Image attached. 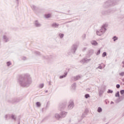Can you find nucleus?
Listing matches in <instances>:
<instances>
[{"mask_svg": "<svg viewBox=\"0 0 124 124\" xmlns=\"http://www.w3.org/2000/svg\"><path fill=\"white\" fill-rule=\"evenodd\" d=\"M40 89H42V88H43V87H44V84L42 83L39 85V86Z\"/></svg>", "mask_w": 124, "mask_h": 124, "instance_id": "nucleus-35", "label": "nucleus"}, {"mask_svg": "<svg viewBox=\"0 0 124 124\" xmlns=\"http://www.w3.org/2000/svg\"><path fill=\"white\" fill-rule=\"evenodd\" d=\"M83 39H85V38H86V34H84L82 36Z\"/></svg>", "mask_w": 124, "mask_h": 124, "instance_id": "nucleus-44", "label": "nucleus"}, {"mask_svg": "<svg viewBox=\"0 0 124 124\" xmlns=\"http://www.w3.org/2000/svg\"><path fill=\"white\" fill-rule=\"evenodd\" d=\"M58 110L61 111V114L62 115V103H60L58 106Z\"/></svg>", "mask_w": 124, "mask_h": 124, "instance_id": "nucleus-10", "label": "nucleus"}, {"mask_svg": "<svg viewBox=\"0 0 124 124\" xmlns=\"http://www.w3.org/2000/svg\"><path fill=\"white\" fill-rule=\"evenodd\" d=\"M9 117H10L9 115L6 114L5 115L4 118H5V119H6V120H8V118H9Z\"/></svg>", "mask_w": 124, "mask_h": 124, "instance_id": "nucleus-37", "label": "nucleus"}, {"mask_svg": "<svg viewBox=\"0 0 124 124\" xmlns=\"http://www.w3.org/2000/svg\"><path fill=\"white\" fill-rule=\"evenodd\" d=\"M91 44H92V45H93L94 46H96L98 43H97V42H96V41H91Z\"/></svg>", "mask_w": 124, "mask_h": 124, "instance_id": "nucleus-15", "label": "nucleus"}, {"mask_svg": "<svg viewBox=\"0 0 124 124\" xmlns=\"http://www.w3.org/2000/svg\"><path fill=\"white\" fill-rule=\"evenodd\" d=\"M90 97V94H86L85 95V98H89Z\"/></svg>", "mask_w": 124, "mask_h": 124, "instance_id": "nucleus-38", "label": "nucleus"}, {"mask_svg": "<svg viewBox=\"0 0 124 124\" xmlns=\"http://www.w3.org/2000/svg\"><path fill=\"white\" fill-rule=\"evenodd\" d=\"M86 49H87V47L83 48L82 49L83 52H85Z\"/></svg>", "mask_w": 124, "mask_h": 124, "instance_id": "nucleus-45", "label": "nucleus"}, {"mask_svg": "<svg viewBox=\"0 0 124 124\" xmlns=\"http://www.w3.org/2000/svg\"><path fill=\"white\" fill-rule=\"evenodd\" d=\"M70 11H69L68 12H69Z\"/></svg>", "mask_w": 124, "mask_h": 124, "instance_id": "nucleus-60", "label": "nucleus"}, {"mask_svg": "<svg viewBox=\"0 0 124 124\" xmlns=\"http://www.w3.org/2000/svg\"><path fill=\"white\" fill-rule=\"evenodd\" d=\"M34 54L36 55V56H40V52L38 51H35L34 52Z\"/></svg>", "mask_w": 124, "mask_h": 124, "instance_id": "nucleus-30", "label": "nucleus"}, {"mask_svg": "<svg viewBox=\"0 0 124 124\" xmlns=\"http://www.w3.org/2000/svg\"><path fill=\"white\" fill-rule=\"evenodd\" d=\"M73 90H76V83H74L71 86Z\"/></svg>", "mask_w": 124, "mask_h": 124, "instance_id": "nucleus-20", "label": "nucleus"}, {"mask_svg": "<svg viewBox=\"0 0 124 124\" xmlns=\"http://www.w3.org/2000/svg\"><path fill=\"white\" fill-rule=\"evenodd\" d=\"M49 85H51V82L50 81L49 82Z\"/></svg>", "mask_w": 124, "mask_h": 124, "instance_id": "nucleus-53", "label": "nucleus"}, {"mask_svg": "<svg viewBox=\"0 0 124 124\" xmlns=\"http://www.w3.org/2000/svg\"><path fill=\"white\" fill-rule=\"evenodd\" d=\"M110 12H111V10H108V11H105V12H102V14H103V15H105V14H109V13H110Z\"/></svg>", "mask_w": 124, "mask_h": 124, "instance_id": "nucleus-19", "label": "nucleus"}, {"mask_svg": "<svg viewBox=\"0 0 124 124\" xmlns=\"http://www.w3.org/2000/svg\"><path fill=\"white\" fill-rule=\"evenodd\" d=\"M2 40L3 42H5V43H6L7 42H9V37L8 36L4 35L2 37Z\"/></svg>", "mask_w": 124, "mask_h": 124, "instance_id": "nucleus-7", "label": "nucleus"}, {"mask_svg": "<svg viewBox=\"0 0 124 124\" xmlns=\"http://www.w3.org/2000/svg\"><path fill=\"white\" fill-rule=\"evenodd\" d=\"M36 105L37 107H38V108L41 107V104H40V102H37L36 103Z\"/></svg>", "mask_w": 124, "mask_h": 124, "instance_id": "nucleus-26", "label": "nucleus"}, {"mask_svg": "<svg viewBox=\"0 0 124 124\" xmlns=\"http://www.w3.org/2000/svg\"><path fill=\"white\" fill-rule=\"evenodd\" d=\"M78 46H79V44L76 43L73 45L71 46L70 49L68 52V55H71V54H75L76 50L78 48Z\"/></svg>", "mask_w": 124, "mask_h": 124, "instance_id": "nucleus-3", "label": "nucleus"}, {"mask_svg": "<svg viewBox=\"0 0 124 124\" xmlns=\"http://www.w3.org/2000/svg\"><path fill=\"white\" fill-rule=\"evenodd\" d=\"M31 83V77L29 74H25L19 78V83L21 87H30Z\"/></svg>", "mask_w": 124, "mask_h": 124, "instance_id": "nucleus-1", "label": "nucleus"}, {"mask_svg": "<svg viewBox=\"0 0 124 124\" xmlns=\"http://www.w3.org/2000/svg\"><path fill=\"white\" fill-rule=\"evenodd\" d=\"M99 96H101L102 94H103V93H104V90H99Z\"/></svg>", "mask_w": 124, "mask_h": 124, "instance_id": "nucleus-16", "label": "nucleus"}, {"mask_svg": "<svg viewBox=\"0 0 124 124\" xmlns=\"http://www.w3.org/2000/svg\"><path fill=\"white\" fill-rule=\"evenodd\" d=\"M91 61H92V59H88L87 58H84L80 61V62H82V63H87V62H91Z\"/></svg>", "mask_w": 124, "mask_h": 124, "instance_id": "nucleus-8", "label": "nucleus"}, {"mask_svg": "<svg viewBox=\"0 0 124 124\" xmlns=\"http://www.w3.org/2000/svg\"><path fill=\"white\" fill-rule=\"evenodd\" d=\"M6 64H7V66H10V65H11L12 63L10 61H9L6 62Z\"/></svg>", "mask_w": 124, "mask_h": 124, "instance_id": "nucleus-31", "label": "nucleus"}, {"mask_svg": "<svg viewBox=\"0 0 124 124\" xmlns=\"http://www.w3.org/2000/svg\"><path fill=\"white\" fill-rule=\"evenodd\" d=\"M67 15H71V14H67Z\"/></svg>", "mask_w": 124, "mask_h": 124, "instance_id": "nucleus-57", "label": "nucleus"}, {"mask_svg": "<svg viewBox=\"0 0 124 124\" xmlns=\"http://www.w3.org/2000/svg\"><path fill=\"white\" fill-rule=\"evenodd\" d=\"M67 105V101H64L63 103L62 108H65V107H66Z\"/></svg>", "mask_w": 124, "mask_h": 124, "instance_id": "nucleus-25", "label": "nucleus"}, {"mask_svg": "<svg viewBox=\"0 0 124 124\" xmlns=\"http://www.w3.org/2000/svg\"><path fill=\"white\" fill-rule=\"evenodd\" d=\"M44 59H46V60L48 59V60H54L55 59V57L53 56H44Z\"/></svg>", "mask_w": 124, "mask_h": 124, "instance_id": "nucleus-11", "label": "nucleus"}, {"mask_svg": "<svg viewBox=\"0 0 124 124\" xmlns=\"http://www.w3.org/2000/svg\"><path fill=\"white\" fill-rule=\"evenodd\" d=\"M120 93L121 94H124V90H122L120 91Z\"/></svg>", "mask_w": 124, "mask_h": 124, "instance_id": "nucleus-41", "label": "nucleus"}, {"mask_svg": "<svg viewBox=\"0 0 124 124\" xmlns=\"http://www.w3.org/2000/svg\"><path fill=\"white\" fill-rule=\"evenodd\" d=\"M107 56V53L106 52H104L102 54V57L104 58L105 57H106Z\"/></svg>", "mask_w": 124, "mask_h": 124, "instance_id": "nucleus-33", "label": "nucleus"}, {"mask_svg": "<svg viewBox=\"0 0 124 124\" xmlns=\"http://www.w3.org/2000/svg\"><path fill=\"white\" fill-rule=\"evenodd\" d=\"M63 36H64V34H62V37H63Z\"/></svg>", "mask_w": 124, "mask_h": 124, "instance_id": "nucleus-58", "label": "nucleus"}, {"mask_svg": "<svg viewBox=\"0 0 124 124\" xmlns=\"http://www.w3.org/2000/svg\"><path fill=\"white\" fill-rule=\"evenodd\" d=\"M31 8H32V10H34V11H36V10H38V8L36 7L34 5H31Z\"/></svg>", "mask_w": 124, "mask_h": 124, "instance_id": "nucleus-13", "label": "nucleus"}, {"mask_svg": "<svg viewBox=\"0 0 124 124\" xmlns=\"http://www.w3.org/2000/svg\"><path fill=\"white\" fill-rule=\"evenodd\" d=\"M120 87H121V85H120V84H117L116 85L117 89H120Z\"/></svg>", "mask_w": 124, "mask_h": 124, "instance_id": "nucleus-42", "label": "nucleus"}, {"mask_svg": "<svg viewBox=\"0 0 124 124\" xmlns=\"http://www.w3.org/2000/svg\"><path fill=\"white\" fill-rule=\"evenodd\" d=\"M34 26L35 28H40V27L42 26V24H41L38 20H35L34 22Z\"/></svg>", "mask_w": 124, "mask_h": 124, "instance_id": "nucleus-6", "label": "nucleus"}, {"mask_svg": "<svg viewBox=\"0 0 124 124\" xmlns=\"http://www.w3.org/2000/svg\"><path fill=\"white\" fill-rule=\"evenodd\" d=\"M45 93H48V91H47V90H46V91H45Z\"/></svg>", "mask_w": 124, "mask_h": 124, "instance_id": "nucleus-54", "label": "nucleus"}, {"mask_svg": "<svg viewBox=\"0 0 124 124\" xmlns=\"http://www.w3.org/2000/svg\"><path fill=\"white\" fill-rule=\"evenodd\" d=\"M118 4V1L116 0H109L104 3L103 8H107L109 6H114Z\"/></svg>", "mask_w": 124, "mask_h": 124, "instance_id": "nucleus-2", "label": "nucleus"}, {"mask_svg": "<svg viewBox=\"0 0 124 124\" xmlns=\"http://www.w3.org/2000/svg\"><path fill=\"white\" fill-rule=\"evenodd\" d=\"M86 90L89 92V91H91V89L90 88H88L86 89Z\"/></svg>", "mask_w": 124, "mask_h": 124, "instance_id": "nucleus-48", "label": "nucleus"}, {"mask_svg": "<svg viewBox=\"0 0 124 124\" xmlns=\"http://www.w3.org/2000/svg\"><path fill=\"white\" fill-rule=\"evenodd\" d=\"M20 99L18 98H14L10 99L8 100V102H9V103H12L13 104H15V103H18V102H20Z\"/></svg>", "mask_w": 124, "mask_h": 124, "instance_id": "nucleus-4", "label": "nucleus"}, {"mask_svg": "<svg viewBox=\"0 0 124 124\" xmlns=\"http://www.w3.org/2000/svg\"><path fill=\"white\" fill-rule=\"evenodd\" d=\"M55 119H56V120H61V119H62V116L58 113L55 114Z\"/></svg>", "mask_w": 124, "mask_h": 124, "instance_id": "nucleus-12", "label": "nucleus"}, {"mask_svg": "<svg viewBox=\"0 0 124 124\" xmlns=\"http://www.w3.org/2000/svg\"><path fill=\"white\" fill-rule=\"evenodd\" d=\"M100 54V49H99L96 53V55L98 56Z\"/></svg>", "mask_w": 124, "mask_h": 124, "instance_id": "nucleus-40", "label": "nucleus"}, {"mask_svg": "<svg viewBox=\"0 0 124 124\" xmlns=\"http://www.w3.org/2000/svg\"><path fill=\"white\" fill-rule=\"evenodd\" d=\"M1 45V40L0 39V46Z\"/></svg>", "mask_w": 124, "mask_h": 124, "instance_id": "nucleus-50", "label": "nucleus"}, {"mask_svg": "<svg viewBox=\"0 0 124 124\" xmlns=\"http://www.w3.org/2000/svg\"><path fill=\"white\" fill-rule=\"evenodd\" d=\"M119 75H120V76H122V77L124 76V72H122L120 73L119 74Z\"/></svg>", "mask_w": 124, "mask_h": 124, "instance_id": "nucleus-39", "label": "nucleus"}, {"mask_svg": "<svg viewBox=\"0 0 124 124\" xmlns=\"http://www.w3.org/2000/svg\"><path fill=\"white\" fill-rule=\"evenodd\" d=\"M110 104H114V103L113 102V101H111V102H110Z\"/></svg>", "mask_w": 124, "mask_h": 124, "instance_id": "nucleus-52", "label": "nucleus"}, {"mask_svg": "<svg viewBox=\"0 0 124 124\" xmlns=\"http://www.w3.org/2000/svg\"><path fill=\"white\" fill-rule=\"evenodd\" d=\"M16 1H17V4H19V0H16Z\"/></svg>", "mask_w": 124, "mask_h": 124, "instance_id": "nucleus-49", "label": "nucleus"}, {"mask_svg": "<svg viewBox=\"0 0 124 124\" xmlns=\"http://www.w3.org/2000/svg\"><path fill=\"white\" fill-rule=\"evenodd\" d=\"M60 79H62V76H61L60 77Z\"/></svg>", "mask_w": 124, "mask_h": 124, "instance_id": "nucleus-51", "label": "nucleus"}, {"mask_svg": "<svg viewBox=\"0 0 124 124\" xmlns=\"http://www.w3.org/2000/svg\"><path fill=\"white\" fill-rule=\"evenodd\" d=\"M45 18H46V19H48L50 18V17H51V14H48L45 15Z\"/></svg>", "mask_w": 124, "mask_h": 124, "instance_id": "nucleus-24", "label": "nucleus"}, {"mask_svg": "<svg viewBox=\"0 0 124 124\" xmlns=\"http://www.w3.org/2000/svg\"><path fill=\"white\" fill-rule=\"evenodd\" d=\"M81 78L80 76H77V77H75L74 80L75 81H77V80H79Z\"/></svg>", "mask_w": 124, "mask_h": 124, "instance_id": "nucleus-21", "label": "nucleus"}, {"mask_svg": "<svg viewBox=\"0 0 124 124\" xmlns=\"http://www.w3.org/2000/svg\"><path fill=\"white\" fill-rule=\"evenodd\" d=\"M74 106V102H73V100H70L68 102V105L67 107L68 110H72V109H73Z\"/></svg>", "mask_w": 124, "mask_h": 124, "instance_id": "nucleus-5", "label": "nucleus"}, {"mask_svg": "<svg viewBox=\"0 0 124 124\" xmlns=\"http://www.w3.org/2000/svg\"><path fill=\"white\" fill-rule=\"evenodd\" d=\"M116 97H120V92L118 91L115 94Z\"/></svg>", "mask_w": 124, "mask_h": 124, "instance_id": "nucleus-29", "label": "nucleus"}, {"mask_svg": "<svg viewBox=\"0 0 124 124\" xmlns=\"http://www.w3.org/2000/svg\"><path fill=\"white\" fill-rule=\"evenodd\" d=\"M98 68H99V69H102V66L101 65H100L98 67Z\"/></svg>", "mask_w": 124, "mask_h": 124, "instance_id": "nucleus-46", "label": "nucleus"}, {"mask_svg": "<svg viewBox=\"0 0 124 124\" xmlns=\"http://www.w3.org/2000/svg\"><path fill=\"white\" fill-rule=\"evenodd\" d=\"M81 117H82V119H83V118H85V113L82 114V115Z\"/></svg>", "mask_w": 124, "mask_h": 124, "instance_id": "nucleus-47", "label": "nucleus"}, {"mask_svg": "<svg viewBox=\"0 0 124 124\" xmlns=\"http://www.w3.org/2000/svg\"><path fill=\"white\" fill-rule=\"evenodd\" d=\"M112 39L113 40V41H116V40H118V37L116 36H114L112 38Z\"/></svg>", "mask_w": 124, "mask_h": 124, "instance_id": "nucleus-34", "label": "nucleus"}, {"mask_svg": "<svg viewBox=\"0 0 124 124\" xmlns=\"http://www.w3.org/2000/svg\"><path fill=\"white\" fill-rule=\"evenodd\" d=\"M71 22H72V21H70L68 22V23H71Z\"/></svg>", "mask_w": 124, "mask_h": 124, "instance_id": "nucleus-55", "label": "nucleus"}, {"mask_svg": "<svg viewBox=\"0 0 124 124\" xmlns=\"http://www.w3.org/2000/svg\"><path fill=\"white\" fill-rule=\"evenodd\" d=\"M66 115H67V112L62 111V118H65Z\"/></svg>", "mask_w": 124, "mask_h": 124, "instance_id": "nucleus-23", "label": "nucleus"}, {"mask_svg": "<svg viewBox=\"0 0 124 124\" xmlns=\"http://www.w3.org/2000/svg\"><path fill=\"white\" fill-rule=\"evenodd\" d=\"M96 34L97 35H99V36H101V35L103 34L101 32H100V31H96Z\"/></svg>", "mask_w": 124, "mask_h": 124, "instance_id": "nucleus-22", "label": "nucleus"}, {"mask_svg": "<svg viewBox=\"0 0 124 124\" xmlns=\"http://www.w3.org/2000/svg\"><path fill=\"white\" fill-rule=\"evenodd\" d=\"M59 36L60 38H62V33L59 34Z\"/></svg>", "mask_w": 124, "mask_h": 124, "instance_id": "nucleus-43", "label": "nucleus"}, {"mask_svg": "<svg viewBox=\"0 0 124 124\" xmlns=\"http://www.w3.org/2000/svg\"><path fill=\"white\" fill-rule=\"evenodd\" d=\"M52 28H59V24L54 23L52 24Z\"/></svg>", "mask_w": 124, "mask_h": 124, "instance_id": "nucleus-18", "label": "nucleus"}, {"mask_svg": "<svg viewBox=\"0 0 124 124\" xmlns=\"http://www.w3.org/2000/svg\"><path fill=\"white\" fill-rule=\"evenodd\" d=\"M98 113H101L102 112V108L101 107H99L97 109Z\"/></svg>", "mask_w": 124, "mask_h": 124, "instance_id": "nucleus-27", "label": "nucleus"}, {"mask_svg": "<svg viewBox=\"0 0 124 124\" xmlns=\"http://www.w3.org/2000/svg\"><path fill=\"white\" fill-rule=\"evenodd\" d=\"M11 118L12 119V120L16 121V117H15V115L14 114H12L11 116Z\"/></svg>", "mask_w": 124, "mask_h": 124, "instance_id": "nucleus-28", "label": "nucleus"}, {"mask_svg": "<svg viewBox=\"0 0 124 124\" xmlns=\"http://www.w3.org/2000/svg\"><path fill=\"white\" fill-rule=\"evenodd\" d=\"M68 71H69V69H67V71L64 72V75H62V78H65V77H66Z\"/></svg>", "mask_w": 124, "mask_h": 124, "instance_id": "nucleus-17", "label": "nucleus"}, {"mask_svg": "<svg viewBox=\"0 0 124 124\" xmlns=\"http://www.w3.org/2000/svg\"><path fill=\"white\" fill-rule=\"evenodd\" d=\"M18 124H20V122L18 123Z\"/></svg>", "mask_w": 124, "mask_h": 124, "instance_id": "nucleus-59", "label": "nucleus"}, {"mask_svg": "<svg viewBox=\"0 0 124 124\" xmlns=\"http://www.w3.org/2000/svg\"><path fill=\"white\" fill-rule=\"evenodd\" d=\"M94 51L93 49H90L88 51V54L89 55V57H91V56L93 55Z\"/></svg>", "mask_w": 124, "mask_h": 124, "instance_id": "nucleus-14", "label": "nucleus"}, {"mask_svg": "<svg viewBox=\"0 0 124 124\" xmlns=\"http://www.w3.org/2000/svg\"><path fill=\"white\" fill-rule=\"evenodd\" d=\"M107 93H113V91L111 90L110 89H108Z\"/></svg>", "mask_w": 124, "mask_h": 124, "instance_id": "nucleus-36", "label": "nucleus"}, {"mask_svg": "<svg viewBox=\"0 0 124 124\" xmlns=\"http://www.w3.org/2000/svg\"><path fill=\"white\" fill-rule=\"evenodd\" d=\"M123 82H124V78L122 79Z\"/></svg>", "mask_w": 124, "mask_h": 124, "instance_id": "nucleus-56", "label": "nucleus"}, {"mask_svg": "<svg viewBox=\"0 0 124 124\" xmlns=\"http://www.w3.org/2000/svg\"><path fill=\"white\" fill-rule=\"evenodd\" d=\"M100 32L103 33V34L106 31V28H105V25L102 26L101 29L100 30Z\"/></svg>", "mask_w": 124, "mask_h": 124, "instance_id": "nucleus-9", "label": "nucleus"}, {"mask_svg": "<svg viewBox=\"0 0 124 124\" xmlns=\"http://www.w3.org/2000/svg\"><path fill=\"white\" fill-rule=\"evenodd\" d=\"M27 58L25 56H22L21 57V60L22 61H27Z\"/></svg>", "mask_w": 124, "mask_h": 124, "instance_id": "nucleus-32", "label": "nucleus"}]
</instances>
